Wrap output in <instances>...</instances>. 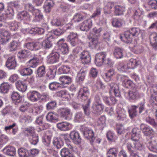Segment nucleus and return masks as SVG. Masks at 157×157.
<instances>
[{
    "mask_svg": "<svg viewBox=\"0 0 157 157\" xmlns=\"http://www.w3.org/2000/svg\"><path fill=\"white\" fill-rule=\"evenodd\" d=\"M25 9L32 14L33 17V21L34 22H39L43 19V16L41 13L40 10L36 9L31 4H27L25 5Z\"/></svg>",
    "mask_w": 157,
    "mask_h": 157,
    "instance_id": "nucleus-1",
    "label": "nucleus"
},
{
    "mask_svg": "<svg viewBox=\"0 0 157 157\" xmlns=\"http://www.w3.org/2000/svg\"><path fill=\"white\" fill-rule=\"evenodd\" d=\"M140 33V29L136 28H133L129 30L124 32L123 37L120 35L121 40L127 44H130L132 42V37L137 36Z\"/></svg>",
    "mask_w": 157,
    "mask_h": 157,
    "instance_id": "nucleus-2",
    "label": "nucleus"
},
{
    "mask_svg": "<svg viewBox=\"0 0 157 157\" xmlns=\"http://www.w3.org/2000/svg\"><path fill=\"white\" fill-rule=\"evenodd\" d=\"M87 38L90 40L89 42L90 47L92 48H96L99 44L98 36L90 32L88 35Z\"/></svg>",
    "mask_w": 157,
    "mask_h": 157,
    "instance_id": "nucleus-3",
    "label": "nucleus"
},
{
    "mask_svg": "<svg viewBox=\"0 0 157 157\" xmlns=\"http://www.w3.org/2000/svg\"><path fill=\"white\" fill-rule=\"evenodd\" d=\"M53 36L50 34L49 35L47 39L44 40L41 43H40V48L43 47L45 49H49L51 48L52 46V40L54 39Z\"/></svg>",
    "mask_w": 157,
    "mask_h": 157,
    "instance_id": "nucleus-4",
    "label": "nucleus"
},
{
    "mask_svg": "<svg viewBox=\"0 0 157 157\" xmlns=\"http://www.w3.org/2000/svg\"><path fill=\"white\" fill-rule=\"evenodd\" d=\"M106 56L105 52H101L97 53L95 56V63L98 66H100L104 63Z\"/></svg>",
    "mask_w": 157,
    "mask_h": 157,
    "instance_id": "nucleus-5",
    "label": "nucleus"
},
{
    "mask_svg": "<svg viewBox=\"0 0 157 157\" xmlns=\"http://www.w3.org/2000/svg\"><path fill=\"white\" fill-rule=\"evenodd\" d=\"M64 39L60 40L57 43L58 49H59L62 53L65 54L68 53L69 51V48L66 43H64Z\"/></svg>",
    "mask_w": 157,
    "mask_h": 157,
    "instance_id": "nucleus-6",
    "label": "nucleus"
},
{
    "mask_svg": "<svg viewBox=\"0 0 157 157\" xmlns=\"http://www.w3.org/2000/svg\"><path fill=\"white\" fill-rule=\"evenodd\" d=\"M5 65L9 70L15 69L17 65V64L15 57L12 56L8 58Z\"/></svg>",
    "mask_w": 157,
    "mask_h": 157,
    "instance_id": "nucleus-7",
    "label": "nucleus"
},
{
    "mask_svg": "<svg viewBox=\"0 0 157 157\" xmlns=\"http://www.w3.org/2000/svg\"><path fill=\"white\" fill-rule=\"evenodd\" d=\"M104 108V106L100 103L98 99L95 101L92 107L93 109V112L98 114H100L101 113Z\"/></svg>",
    "mask_w": 157,
    "mask_h": 157,
    "instance_id": "nucleus-8",
    "label": "nucleus"
},
{
    "mask_svg": "<svg viewBox=\"0 0 157 157\" xmlns=\"http://www.w3.org/2000/svg\"><path fill=\"white\" fill-rule=\"evenodd\" d=\"M60 55L56 52H52L48 57V62L49 64H53L58 62Z\"/></svg>",
    "mask_w": 157,
    "mask_h": 157,
    "instance_id": "nucleus-9",
    "label": "nucleus"
},
{
    "mask_svg": "<svg viewBox=\"0 0 157 157\" xmlns=\"http://www.w3.org/2000/svg\"><path fill=\"white\" fill-rule=\"evenodd\" d=\"M26 11H22L18 13L17 18L20 20L30 21L32 18L31 13Z\"/></svg>",
    "mask_w": 157,
    "mask_h": 157,
    "instance_id": "nucleus-10",
    "label": "nucleus"
},
{
    "mask_svg": "<svg viewBox=\"0 0 157 157\" xmlns=\"http://www.w3.org/2000/svg\"><path fill=\"white\" fill-rule=\"evenodd\" d=\"M90 56V53L88 51L86 50L83 51L80 56L81 63L84 64L90 63L91 60Z\"/></svg>",
    "mask_w": 157,
    "mask_h": 157,
    "instance_id": "nucleus-11",
    "label": "nucleus"
},
{
    "mask_svg": "<svg viewBox=\"0 0 157 157\" xmlns=\"http://www.w3.org/2000/svg\"><path fill=\"white\" fill-rule=\"evenodd\" d=\"M109 84L110 87V93L113 92L115 97H120L121 94L118 85L114 82L109 83Z\"/></svg>",
    "mask_w": 157,
    "mask_h": 157,
    "instance_id": "nucleus-12",
    "label": "nucleus"
},
{
    "mask_svg": "<svg viewBox=\"0 0 157 157\" xmlns=\"http://www.w3.org/2000/svg\"><path fill=\"white\" fill-rule=\"evenodd\" d=\"M40 43L39 42H29L25 44V47L30 50H36L40 48L39 46Z\"/></svg>",
    "mask_w": 157,
    "mask_h": 157,
    "instance_id": "nucleus-13",
    "label": "nucleus"
},
{
    "mask_svg": "<svg viewBox=\"0 0 157 157\" xmlns=\"http://www.w3.org/2000/svg\"><path fill=\"white\" fill-rule=\"evenodd\" d=\"M71 139L73 142L76 144H80L81 142V139L78 133L75 131L71 132L70 134Z\"/></svg>",
    "mask_w": 157,
    "mask_h": 157,
    "instance_id": "nucleus-14",
    "label": "nucleus"
},
{
    "mask_svg": "<svg viewBox=\"0 0 157 157\" xmlns=\"http://www.w3.org/2000/svg\"><path fill=\"white\" fill-rule=\"evenodd\" d=\"M83 134L86 138L90 140L91 143L92 144L93 140L95 139L93 131L91 129L86 128H84L83 130Z\"/></svg>",
    "mask_w": 157,
    "mask_h": 157,
    "instance_id": "nucleus-15",
    "label": "nucleus"
},
{
    "mask_svg": "<svg viewBox=\"0 0 157 157\" xmlns=\"http://www.w3.org/2000/svg\"><path fill=\"white\" fill-rule=\"evenodd\" d=\"M56 126L59 130L63 131H67L71 128V124L66 122L58 123Z\"/></svg>",
    "mask_w": 157,
    "mask_h": 157,
    "instance_id": "nucleus-16",
    "label": "nucleus"
},
{
    "mask_svg": "<svg viewBox=\"0 0 157 157\" xmlns=\"http://www.w3.org/2000/svg\"><path fill=\"white\" fill-rule=\"evenodd\" d=\"M92 25L91 20H85L80 24V29L82 31H87L91 27Z\"/></svg>",
    "mask_w": 157,
    "mask_h": 157,
    "instance_id": "nucleus-17",
    "label": "nucleus"
},
{
    "mask_svg": "<svg viewBox=\"0 0 157 157\" xmlns=\"http://www.w3.org/2000/svg\"><path fill=\"white\" fill-rule=\"evenodd\" d=\"M140 129L144 134L147 136H151L153 134V129L149 126L142 124L140 126Z\"/></svg>",
    "mask_w": 157,
    "mask_h": 157,
    "instance_id": "nucleus-18",
    "label": "nucleus"
},
{
    "mask_svg": "<svg viewBox=\"0 0 157 157\" xmlns=\"http://www.w3.org/2000/svg\"><path fill=\"white\" fill-rule=\"evenodd\" d=\"M3 152L7 155L13 156L16 153V149L13 146H8L3 149Z\"/></svg>",
    "mask_w": 157,
    "mask_h": 157,
    "instance_id": "nucleus-19",
    "label": "nucleus"
},
{
    "mask_svg": "<svg viewBox=\"0 0 157 157\" xmlns=\"http://www.w3.org/2000/svg\"><path fill=\"white\" fill-rule=\"evenodd\" d=\"M140 130L137 128L132 130V139L133 141L138 140L141 136Z\"/></svg>",
    "mask_w": 157,
    "mask_h": 157,
    "instance_id": "nucleus-20",
    "label": "nucleus"
},
{
    "mask_svg": "<svg viewBox=\"0 0 157 157\" xmlns=\"http://www.w3.org/2000/svg\"><path fill=\"white\" fill-rule=\"evenodd\" d=\"M54 5L53 0H46L44 6V8L46 13H49Z\"/></svg>",
    "mask_w": 157,
    "mask_h": 157,
    "instance_id": "nucleus-21",
    "label": "nucleus"
},
{
    "mask_svg": "<svg viewBox=\"0 0 157 157\" xmlns=\"http://www.w3.org/2000/svg\"><path fill=\"white\" fill-rule=\"evenodd\" d=\"M59 113L61 117L67 120L70 115V110L67 108H62L59 110Z\"/></svg>",
    "mask_w": 157,
    "mask_h": 157,
    "instance_id": "nucleus-22",
    "label": "nucleus"
},
{
    "mask_svg": "<svg viewBox=\"0 0 157 157\" xmlns=\"http://www.w3.org/2000/svg\"><path fill=\"white\" fill-rule=\"evenodd\" d=\"M126 147L130 154L129 157H139L133 150L134 146H132L130 143H128L126 144Z\"/></svg>",
    "mask_w": 157,
    "mask_h": 157,
    "instance_id": "nucleus-23",
    "label": "nucleus"
},
{
    "mask_svg": "<svg viewBox=\"0 0 157 157\" xmlns=\"http://www.w3.org/2000/svg\"><path fill=\"white\" fill-rule=\"evenodd\" d=\"M56 67H51L49 68L46 76L50 79H53L56 75Z\"/></svg>",
    "mask_w": 157,
    "mask_h": 157,
    "instance_id": "nucleus-24",
    "label": "nucleus"
},
{
    "mask_svg": "<svg viewBox=\"0 0 157 157\" xmlns=\"http://www.w3.org/2000/svg\"><path fill=\"white\" fill-rule=\"evenodd\" d=\"M60 155L62 157H73V154L68 148L64 147L60 151Z\"/></svg>",
    "mask_w": 157,
    "mask_h": 157,
    "instance_id": "nucleus-25",
    "label": "nucleus"
},
{
    "mask_svg": "<svg viewBox=\"0 0 157 157\" xmlns=\"http://www.w3.org/2000/svg\"><path fill=\"white\" fill-rule=\"evenodd\" d=\"M116 112L117 114V118L118 120H123L126 118V115L124 109L120 108H117L116 109Z\"/></svg>",
    "mask_w": 157,
    "mask_h": 157,
    "instance_id": "nucleus-26",
    "label": "nucleus"
},
{
    "mask_svg": "<svg viewBox=\"0 0 157 157\" xmlns=\"http://www.w3.org/2000/svg\"><path fill=\"white\" fill-rule=\"evenodd\" d=\"M39 60V59L36 57H34L28 62V63H29L28 66L29 67L35 68L38 65Z\"/></svg>",
    "mask_w": 157,
    "mask_h": 157,
    "instance_id": "nucleus-27",
    "label": "nucleus"
},
{
    "mask_svg": "<svg viewBox=\"0 0 157 157\" xmlns=\"http://www.w3.org/2000/svg\"><path fill=\"white\" fill-rule=\"evenodd\" d=\"M20 43L16 40H13L11 42L9 45V48L10 52L15 51L19 48Z\"/></svg>",
    "mask_w": 157,
    "mask_h": 157,
    "instance_id": "nucleus-28",
    "label": "nucleus"
},
{
    "mask_svg": "<svg viewBox=\"0 0 157 157\" xmlns=\"http://www.w3.org/2000/svg\"><path fill=\"white\" fill-rule=\"evenodd\" d=\"M46 73L45 67L43 65L39 67L36 71V77L39 78L44 76Z\"/></svg>",
    "mask_w": 157,
    "mask_h": 157,
    "instance_id": "nucleus-29",
    "label": "nucleus"
},
{
    "mask_svg": "<svg viewBox=\"0 0 157 157\" xmlns=\"http://www.w3.org/2000/svg\"><path fill=\"white\" fill-rule=\"evenodd\" d=\"M123 86L126 88H132L133 90H136V87L133 83L130 80L125 79L122 82Z\"/></svg>",
    "mask_w": 157,
    "mask_h": 157,
    "instance_id": "nucleus-30",
    "label": "nucleus"
},
{
    "mask_svg": "<svg viewBox=\"0 0 157 157\" xmlns=\"http://www.w3.org/2000/svg\"><path fill=\"white\" fill-rule=\"evenodd\" d=\"M123 50L118 47H116L113 52V54L117 59L121 58L123 57Z\"/></svg>",
    "mask_w": 157,
    "mask_h": 157,
    "instance_id": "nucleus-31",
    "label": "nucleus"
},
{
    "mask_svg": "<svg viewBox=\"0 0 157 157\" xmlns=\"http://www.w3.org/2000/svg\"><path fill=\"white\" fill-rule=\"evenodd\" d=\"M59 80L63 85H68L72 82V78L68 76H62L59 78Z\"/></svg>",
    "mask_w": 157,
    "mask_h": 157,
    "instance_id": "nucleus-32",
    "label": "nucleus"
},
{
    "mask_svg": "<svg viewBox=\"0 0 157 157\" xmlns=\"http://www.w3.org/2000/svg\"><path fill=\"white\" fill-rule=\"evenodd\" d=\"M124 21L121 19H113L112 22L113 26L116 28H119L121 27L124 24Z\"/></svg>",
    "mask_w": 157,
    "mask_h": 157,
    "instance_id": "nucleus-33",
    "label": "nucleus"
},
{
    "mask_svg": "<svg viewBox=\"0 0 157 157\" xmlns=\"http://www.w3.org/2000/svg\"><path fill=\"white\" fill-rule=\"evenodd\" d=\"M137 107L134 105H132L128 109V111L130 117L131 118H133L137 115V112L136 110V109Z\"/></svg>",
    "mask_w": 157,
    "mask_h": 157,
    "instance_id": "nucleus-34",
    "label": "nucleus"
},
{
    "mask_svg": "<svg viewBox=\"0 0 157 157\" xmlns=\"http://www.w3.org/2000/svg\"><path fill=\"white\" fill-rule=\"evenodd\" d=\"M124 11L125 7L124 6H117L115 7L114 13L116 15L123 14Z\"/></svg>",
    "mask_w": 157,
    "mask_h": 157,
    "instance_id": "nucleus-35",
    "label": "nucleus"
},
{
    "mask_svg": "<svg viewBox=\"0 0 157 157\" xmlns=\"http://www.w3.org/2000/svg\"><path fill=\"white\" fill-rule=\"evenodd\" d=\"M49 88L52 91H56L60 89L61 88L60 84L56 82H52L49 84Z\"/></svg>",
    "mask_w": 157,
    "mask_h": 157,
    "instance_id": "nucleus-36",
    "label": "nucleus"
},
{
    "mask_svg": "<svg viewBox=\"0 0 157 157\" xmlns=\"http://www.w3.org/2000/svg\"><path fill=\"white\" fill-rule=\"evenodd\" d=\"M11 85L7 83H2L0 86V91L4 94L7 93L10 88Z\"/></svg>",
    "mask_w": 157,
    "mask_h": 157,
    "instance_id": "nucleus-37",
    "label": "nucleus"
},
{
    "mask_svg": "<svg viewBox=\"0 0 157 157\" xmlns=\"http://www.w3.org/2000/svg\"><path fill=\"white\" fill-rule=\"evenodd\" d=\"M85 18V16L81 13H76L73 16V20L76 22H79Z\"/></svg>",
    "mask_w": 157,
    "mask_h": 157,
    "instance_id": "nucleus-38",
    "label": "nucleus"
},
{
    "mask_svg": "<svg viewBox=\"0 0 157 157\" xmlns=\"http://www.w3.org/2000/svg\"><path fill=\"white\" fill-rule=\"evenodd\" d=\"M17 88L21 91H25L27 89L26 85L23 82L19 81L16 83Z\"/></svg>",
    "mask_w": 157,
    "mask_h": 157,
    "instance_id": "nucleus-39",
    "label": "nucleus"
},
{
    "mask_svg": "<svg viewBox=\"0 0 157 157\" xmlns=\"http://www.w3.org/2000/svg\"><path fill=\"white\" fill-rule=\"evenodd\" d=\"M18 154L20 157H29V152L28 150L23 148L19 149L18 151Z\"/></svg>",
    "mask_w": 157,
    "mask_h": 157,
    "instance_id": "nucleus-40",
    "label": "nucleus"
},
{
    "mask_svg": "<svg viewBox=\"0 0 157 157\" xmlns=\"http://www.w3.org/2000/svg\"><path fill=\"white\" fill-rule=\"evenodd\" d=\"M144 50V48L140 44L134 45L132 48V51L135 53L139 54L142 52Z\"/></svg>",
    "mask_w": 157,
    "mask_h": 157,
    "instance_id": "nucleus-41",
    "label": "nucleus"
},
{
    "mask_svg": "<svg viewBox=\"0 0 157 157\" xmlns=\"http://www.w3.org/2000/svg\"><path fill=\"white\" fill-rule=\"evenodd\" d=\"M113 5L111 2H109L104 7V12L105 14H110L111 12V9Z\"/></svg>",
    "mask_w": 157,
    "mask_h": 157,
    "instance_id": "nucleus-42",
    "label": "nucleus"
},
{
    "mask_svg": "<svg viewBox=\"0 0 157 157\" xmlns=\"http://www.w3.org/2000/svg\"><path fill=\"white\" fill-rule=\"evenodd\" d=\"M18 27V23L15 21L8 23V27L11 31H13L17 30Z\"/></svg>",
    "mask_w": 157,
    "mask_h": 157,
    "instance_id": "nucleus-43",
    "label": "nucleus"
},
{
    "mask_svg": "<svg viewBox=\"0 0 157 157\" xmlns=\"http://www.w3.org/2000/svg\"><path fill=\"white\" fill-rule=\"evenodd\" d=\"M33 73V70L29 68H24L20 71L21 75L24 76L30 75Z\"/></svg>",
    "mask_w": 157,
    "mask_h": 157,
    "instance_id": "nucleus-44",
    "label": "nucleus"
},
{
    "mask_svg": "<svg viewBox=\"0 0 157 157\" xmlns=\"http://www.w3.org/2000/svg\"><path fill=\"white\" fill-rule=\"evenodd\" d=\"M30 54L29 52L27 50H23L19 52L18 54V56L20 59H25L27 58Z\"/></svg>",
    "mask_w": 157,
    "mask_h": 157,
    "instance_id": "nucleus-45",
    "label": "nucleus"
},
{
    "mask_svg": "<svg viewBox=\"0 0 157 157\" xmlns=\"http://www.w3.org/2000/svg\"><path fill=\"white\" fill-rule=\"evenodd\" d=\"M70 70V68L68 66L63 65L58 70L59 74H67Z\"/></svg>",
    "mask_w": 157,
    "mask_h": 157,
    "instance_id": "nucleus-46",
    "label": "nucleus"
},
{
    "mask_svg": "<svg viewBox=\"0 0 157 157\" xmlns=\"http://www.w3.org/2000/svg\"><path fill=\"white\" fill-rule=\"evenodd\" d=\"M81 95L82 97L87 98L89 95V93L88 89L85 87L83 88V89L81 90L78 93V95L79 96Z\"/></svg>",
    "mask_w": 157,
    "mask_h": 157,
    "instance_id": "nucleus-47",
    "label": "nucleus"
},
{
    "mask_svg": "<svg viewBox=\"0 0 157 157\" xmlns=\"http://www.w3.org/2000/svg\"><path fill=\"white\" fill-rule=\"evenodd\" d=\"M128 95L129 97V98H133L135 97L136 98H141L139 93L136 91L133 90L132 91H129L128 93Z\"/></svg>",
    "mask_w": 157,
    "mask_h": 157,
    "instance_id": "nucleus-48",
    "label": "nucleus"
},
{
    "mask_svg": "<svg viewBox=\"0 0 157 157\" xmlns=\"http://www.w3.org/2000/svg\"><path fill=\"white\" fill-rule=\"evenodd\" d=\"M46 118L48 121L52 122L57 120L56 115L52 113H48L46 116Z\"/></svg>",
    "mask_w": 157,
    "mask_h": 157,
    "instance_id": "nucleus-49",
    "label": "nucleus"
},
{
    "mask_svg": "<svg viewBox=\"0 0 157 157\" xmlns=\"http://www.w3.org/2000/svg\"><path fill=\"white\" fill-rule=\"evenodd\" d=\"M85 71L81 70L78 72L77 75V79L79 82L83 81L84 79L85 76Z\"/></svg>",
    "mask_w": 157,
    "mask_h": 157,
    "instance_id": "nucleus-50",
    "label": "nucleus"
},
{
    "mask_svg": "<svg viewBox=\"0 0 157 157\" xmlns=\"http://www.w3.org/2000/svg\"><path fill=\"white\" fill-rule=\"evenodd\" d=\"M53 144L58 149L61 148L63 145V141L61 140L57 139H56L54 140Z\"/></svg>",
    "mask_w": 157,
    "mask_h": 157,
    "instance_id": "nucleus-51",
    "label": "nucleus"
},
{
    "mask_svg": "<svg viewBox=\"0 0 157 157\" xmlns=\"http://www.w3.org/2000/svg\"><path fill=\"white\" fill-rule=\"evenodd\" d=\"M51 24L53 26H59L63 25V22L61 19H53L51 21Z\"/></svg>",
    "mask_w": 157,
    "mask_h": 157,
    "instance_id": "nucleus-52",
    "label": "nucleus"
},
{
    "mask_svg": "<svg viewBox=\"0 0 157 157\" xmlns=\"http://www.w3.org/2000/svg\"><path fill=\"white\" fill-rule=\"evenodd\" d=\"M8 140V138L6 135H2L0 136V147H2Z\"/></svg>",
    "mask_w": 157,
    "mask_h": 157,
    "instance_id": "nucleus-53",
    "label": "nucleus"
},
{
    "mask_svg": "<svg viewBox=\"0 0 157 157\" xmlns=\"http://www.w3.org/2000/svg\"><path fill=\"white\" fill-rule=\"evenodd\" d=\"M29 139L31 143L33 145H36L38 141V136L36 134L30 136Z\"/></svg>",
    "mask_w": 157,
    "mask_h": 157,
    "instance_id": "nucleus-54",
    "label": "nucleus"
},
{
    "mask_svg": "<svg viewBox=\"0 0 157 157\" xmlns=\"http://www.w3.org/2000/svg\"><path fill=\"white\" fill-rule=\"evenodd\" d=\"M142 12L139 10H136L134 12L133 18L136 21H139L142 18Z\"/></svg>",
    "mask_w": 157,
    "mask_h": 157,
    "instance_id": "nucleus-55",
    "label": "nucleus"
},
{
    "mask_svg": "<svg viewBox=\"0 0 157 157\" xmlns=\"http://www.w3.org/2000/svg\"><path fill=\"white\" fill-rule=\"evenodd\" d=\"M127 68V66L123 62H120L117 67V69L119 71L123 72L126 71Z\"/></svg>",
    "mask_w": 157,
    "mask_h": 157,
    "instance_id": "nucleus-56",
    "label": "nucleus"
},
{
    "mask_svg": "<svg viewBox=\"0 0 157 157\" xmlns=\"http://www.w3.org/2000/svg\"><path fill=\"white\" fill-rule=\"evenodd\" d=\"M157 34L155 33H152L149 36V39L151 44L157 42Z\"/></svg>",
    "mask_w": 157,
    "mask_h": 157,
    "instance_id": "nucleus-57",
    "label": "nucleus"
},
{
    "mask_svg": "<svg viewBox=\"0 0 157 157\" xmlns=\"http://www.w3.org/2000/svg\"><path fill=\"white\" fill-rule=\"evenodd\" d=\"M105 118L104 116H101L97 122V125L98 126H103L105 124Z\"/></svg>",
    "mask_w": 157,
    "mask_h": 157,
    "instance_id": "nucleus-58",
    "label": "nucleus"
},
{
    "mask_svg": "<svg viewBox=\"0 0 157 157\" xmlns=\"http://www.w3.org/2000/svg\"><path fill=\"white\" fill-rule=\"evenodd\" d=\"M29 98H40L41 97L40 94L36 91H33L29 94Z\"/></svg>",
    "mask_w": 157,
    "mask_h": 157,
    "instance_id": "nucleus-59",
    "label": "nucleus"
},
{
    "mask_svg": "<svg viewBox=\"0 0 157 157\" xmlns=\"http://www.w3.org/2000/svg\"><path fill=\"white\" fill-rule=\"evenodd\" d=\"M118 152V149L116 148H110L107 153V154H111L114 157H116Z\"/></svg>",
    "mask_w": 157,
    "mask_h": 157,
    "instance_id": "nucleus-60",
    "label": "nucleus"
},
{
    "mask_svg": "<svg viewBox=\"0 0 157 157\" xmlns=\"http://www.w3.org/2000/svg\"><path fill=\"white\" fill-rule=\"evenodd\" d=\"M138 141H135V142L133 143L134 148L139 150H142L144 149V147L142 144Z\"/></svg>",
    "mask_w": 157,
    "mask_h": 157,
    "instance_id": "nucleus-61",
    "label": "nucleus"
},
{
    "mask_svg": "<svg viewBox=\"0 0 157 157\" xmlns=\"http://www.w3.org/2000/svg\"><path fill=\"white\" fill-rule=\"evenodd\" d=\"M138 61L136 59H130L129 64L131 66L130 68L134 69L139 65Z\"/></svg>",
    "mask_w": 157,
    "mask_h": 157,
    "instance_id": "nucleus-62",
    "label": "nucleus"
},
{
    "mask_svg": "<svg viewBox=\"0 0 157 157\" xmlns=\"http://www.w3.org/2000/svg\"><path fill=\"white\" fill-rule=\"evenodd\" d=\"M148 4L154 9H157V1L156 0H151L148 2Z\"/></svg>",
    "mask_w": 157,
    "mask_h": 157,
    "instance_id": "nucleus-63",
    "label": "nucleus"
},
{
    "mask_svg": "<svg viewBox=\"0 0 157 157\" xmlns=\"http://www.w3.org/2000/svg\"><path fill=\"white\" fill-rule=\"evenodd\" d=\"M151 98H157V86H154L151 92Z\"/></svg>",
    "mask_w": 157,
    "mask_h": 157,
    "instance_id": "nucleus-64",
    "label": "nucleus"
}]
</instances>
